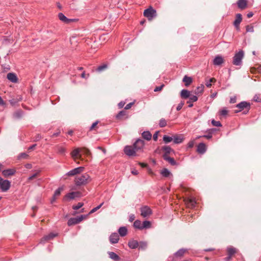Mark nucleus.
Here are the masks:
<instances>
[{
  "mask_svg": "<svg viewBox=\"0 0 261 261\" xmlns=\"http://www.w3.org/2000/svg\"><path fill=\"white\" fill-rule=\"evenodd\" d=\"M182 82L185 83V86L188 87L192 83V79L191 77L185 75L182 79Z\"/></svg>",
  "mask_w": 261,
  "mask_h": 261,
  "instance_id": "obj_27",
  "label": "nucleus"
},
{
  "mask_svg": "<svg viewBox=\"0 0 261 261\" xmlns=\"http://www.w3.org/2000/svg\"><path fill=\"white\" fill-rule=\"evenodd\" d=\"M42 137L40 134H37L34 138L35 141H38L41 139Z\"/></svg>",
  "mask_w": 261,
  "mask_h": 261,
  "instance_id": "obj_61",
  "label": "nucleus"
},
{
  "mask_svg": "<svg viewBox=\"0 0 261 261\" xmlns=\"http://www.w3.org/2000/svg\"><path fill=\"white\" fill-rule=\"evenodd\" d=\"M28 156L29 155L26 153L22 152V153H20L19 154L18 158L19 159H27Z\"/></svg>",
  "mask_w": 261,
  "mask_h": 261,
  "instance_id": "obj_51",
  "label": "nucleus"
},
{
  "mask_svg": "<svg viewBox=\"0 0 261 261\" xmlns=\"http://www.w3.org/2000/svg\"><path fill=\"white\" fill-rule=\"evenodd\" d=\"M141 216L145 218L152 214V211L148 206H144L140 208Z\"/></svg>",
  "mask_w": 261,
  "mask_h": 261,
  "instance_id": "obj_8",
  "label": "nucleus"
},
{
  "mask_svg": "<svg viewBox=\"0 0 261 261\" xmlns=\"http://www.w3.org/2000/svg\"><path fill=\"white\" fill-rule=\"evenodd\" d=\"M204 89V86L201 85L200 86L197 87L195 89L194 93L196 95H199L202 93Z\"/></svg>",
  "mask_w": 261,
  "mask_h": 261,
  "instance_id": "obj_36",
  "label": "nucleus"
},
{
  "mask_svg": "<svg viewBox=\"0 0 261 261\" xmlns=\"http://www.w3.org/2000/svg\"><path fill=\"white\" fill-rule=\"evenodd\" d=\"M86 217H87V215H81L80 216L76 217V218L77 219L78 223H79Z\"/></svg>",
  "mask_w": 261,
  "mask_h": 261,
  "instance_id": "obj_52",
  "label": "nucleus"
},
{
  "mask_svg": "<svg viewBox=\"0 0 261 261\" xmlns=\"http://www.w3.org/2000/svg\"><path fill=\"white\" fill-rule=\"evenodd\" d=\"M77 20L75 19H69L67 18V20H66L65 23L70 24L72 22L76 21Z\"/></svg>",
  "mask_w": 261,
  "mask_h": 261,
  "instance_id": "obj_58",
  "label": "nucleus"
},
{
  "mask_svg": "<svg viewBox=\"0 0 261 261\" xmlns=\"http://www.w3.org/2000/svg\"><path fill=\"white\" fill-rule=\"evenodd\" d=\"M58 17L60 20L64 23H65L66 20H67V18L62 13H59Z\"/></svg>",
  "mask_w": 261,
  "mask_h": 261,
  "instance_id": "obj_42",
  "label": "nucleus"
},
{
  "mask_svg": "<svg viewBox=\"0 0 261 261\" xmlns=\"http://www.w3.org/2000/svg\"><path fill=\"white\" fill-rule=\"evenodd\" d=\"M143 14L148 20H150L156 15V10L152 7H150L144 10Z\"/></svg>",
  "mask_w": 261,
  "mask_h": 261,
  "instance_id": "obj_5",
  "label": "nucleus"
},
{
  "mask_svg": "<svg viewBox=\"0 0 261 261\" xmlns=\"http://www.w3.org/2000/svg\"><path fill=\"white\" fill-rule=\"evenodd\" d=\"M119 240V234L116 232L112 233L109 237V241L111 244H116L118 243Z\"/></svg>",
  "mask_w": 261,
  "mask_h": 261,
  "instance_id": "obj_10",
  "label": "nucleus"
},
{
  "mask_svg": "<svg viewBox=\"0 0 261 261\" xmlns=\"http://www.w3.org/2000/svg\"><path fill=\"white\" fill-rule=\"evenodd\" d=\"M124 152L125 154L129 156H133L136 155V150L133 146H126L124 148Z\"/></svg>",
  "mask_w": 261,
  "mask_h": 261,
  "instance_id": "obj_6",
  "label": "nucleus"
},
{
  "mask_svg": "<svg viewBox=\"0 0 261 261\" xmlns=\"http://www.w3.org/2000/svg\"><path fill=\"white\" fill-rule=\"evenodd\" d=\"M11 182L0 177V189L3 192H7L10 188Z\"/></svg>",
  "mask_w": 261,
  "mask_h": 261,
  "instance_id": "obj_4",
  "label": "nucleus"
},
{
  "mask_svg": "<svg viewBox=\"0 0 261 261\" xmlns=\"http://www.w3.org/2000/svg\"><path fill=\"white\" fill-rule=\"evenodd\" d=\"M163 158L164 160L167 161L171 165L174 166L176 165V162L173 158L170 157L169 155H163Z\"/></svg>",
  "mask_w": 261,
  "mask_h": 261,
  "instance_id": "obj_20",
  "label": "nucleus"
},
{
  "mask_svg": "<svg viewBox=\"0 0 261 261\" xmlns=\"http://www.w3.org/2000/svg\"><path fill=\"white\" fill-rule=\"evenodd\" d=\"M62 190V189L61 188H58L54 193V194L53 196L54 197H57L59 196L61 194V191Z\"/></svg>",
  "mask_w": 261,
  "mask_h": 261,
  "instance_id": "obj_48",
  "label": "nucleus"
},
{
  "mask_svg": "<svg viewBox=\"0 0 261 261\" xmlns=\"http://www.w3.org/2000/svg\"><path fill=\"white\" fill-rule=\"evenodd\" d=\"M244 51L242 50L236 53L233 58V64L236 66L241 65L242 63V59L244 57Z\"/></svg>",
  "mask_w": 261,
  "mask_h": 261,
  "instance_id": "obj_3",
  "label": "nucleus"
},
{
  "mask_svg": "<svg viewBox=\"0 0 261 261\" xmlns=\"http://www.w3.org/2000/svg\"><path fill=\"white\" fill-rule=\"evenodd\" d=\"M7 78L11 82L16 83L18 81V78L15 73L10 72L7 74Z\"/></svg>",
  "mask_w": 261,
  "mask_h": 261,
  "instance_id": "obj_13",
  "label": "nucleus"
},
{
  "mask_svg": "<svg viewBox=\"0 0 261 261\" xmlns=\"http://www.w3.org/2000/svg\"><path fill=\"white\" fill-rule=\"evenodd\" d=\"M163 87H164V85H162L160 86L156 87L154 89V91L155 92L160 91L162 90V89L163 88Z\"/></svg>",
  "mask_w": 261,
  "mask_h": 261,
  "instance_id": "obj_64",
  "label": "nucleus"
},
{
  "mask_svg": "<svg viewBox=\"0 0 261 261\" xmlns=\"http://www.w3.org/2000/svg\"><path fill=\"white\" fill-rule=\"evenodd\" d=\"M184 103H184V101H181L180 102V103H179L178 104V105H177V107H176V110H177V111H180V110L181 109V108H182V107H183V106L184 105Z\"/></svg>",
  "mask_w": 261,
  "mask_h": 261,
  "instance_id": "obj_53",
  "label": "nucleus"
},
{
  "mask_svg": "<svg viewBox=\"0 0 261 261\" xmlns=\"http://www.w3.org/2000/svg\"><path fill=\"white\" fill-rule=\"evenodd\" d=\"M133 226L135 228L142 230V223L139 220H137L134 222Z\"/></svg>",
  "mask_w": 261,
  "mask_h": 261,
  "instance_id": "obj_33",
  "label": "nucleus"
},
{
  "mask_svg": "<svg viewBox=\"0 0 261 261\" xmlns=\"http://www.w3.org/2000/svg\"><path fill=\"white\" fill-rule=\"evenodd\" d=\"M22 112L21 111H17L13 114V117L16 119L20 118L22 115Z\"/></svg>",
  "mask_w": 261,
  "mask_h": 261,
  "instance_id": "obj_41",
  "label": "nucleus"
},
{
  "mask_svg": "<svg viewBox=\"0 0 261 261\" xmlns=\"http://www.w3.org/2000/svg\"><path fill=\"white\" fill-rule=\"evenodd\" d=\"M128 246L131 249H136L139 246V242L137 240L132 239L128 241Z\"/></svg>",
  "mask_w": 261,
  "mask_h": 261,
  "instance_id": "obj_17",
  "label": "nucleus"
},
{
  "mask_svg": "<svg viewBox=\"0 0 261 261\" xmlns=\"http://www.w3.org/2000/svg\"><path fill=\"white\" fill-rule=\"evenodd\" d=\"M80 149L79 148H76L74 149L71 153V156L75 160L76 159L78 158L79 156V158H81V156L80 155Z\"/></svg>",
  "mask_w": 261,
  "mask_h": 261,
  "instance_id": "obj_21",
  "label": "nucleus"
},
{
  "mask_svg": "<svg viewBox=\"0 0 261 261\" xmlns=\"http://www.w3.org/2000/svg\"><path fill=\"white\" fill-rule=\"evenodd\" d=\"M109 257L114 260H119L120 257L115 252L109 251L108 252Z\"/></svg>",
  "mask_w": 261,
  "mask_h": 261,
  "instance_id": "obj_26",
  "label": "nucleus"
},
{
  "mask_svg": "<svg viewBox=\"0 0 261 261\" xmlns=\"http://www.w3.org/2000/svg\"><path fill=\"white\" fill-rule=\"evenodd\" d=\"M142 136L143 139L149 141L151 139L152 135L149 131H144L142 133Z\"/></svg>",
  "mask_w": 261,
  "mask_h": 261,
  "instance_id": "obj_25",
  "label": "nucleus"
},
{
  "mask_svg": "<svg viewBox=\"0 0 261 261\" xmlns=\"http://www.w3.org/2000/svg\"><path fill=\"white\" fill-rule=\"evenodd\" d=\"M80 193L79 192H72L67 194L65 198L68 199L69 200L73 199L76 197L80 196Z\"/></svg>",
  "mask_w": 261,
  "mask_h": 261,
  "instance_id": "obj_16",
  "label": "nucleus"
},
{
  "mask_svg": "<svg viewBox=\"0 0 261 261\" xmlns=\"http://www.w3.org/2000/svg\"><path fill=\"white\" fill-rule=\"evenodd\" d=\"M190 96V92L186 89H182L180 92V96L182 98L187 99Z\"/></svg>",
  "mask_w": 261,
  "mask_h": 261,
  "instance_id": "obj_24",
  "label": "nucleus"
},
{
  "mask_svg": "<svg viewBox=\"0 0 261 261\" xmlns=\"http://www.w3.org/2000/svg\"><path fill=\"white\" fill-rule=\"evenodd\" d=\"M108 67V66L107 64H104L100 66H99L96 69V71L98 72H101L103 71V70H106Z\"/></svg>",
  "mask_w": 261,
  "mask_h": 261,
  "instance_id": "obj_39",
  "label": "nucleus"
},
{
  "mask_svg": "<svg viewBox=\"0 0 261 261\" xmlns=\"http://www.w3.org/2000/svg\"><path fill=\"white\" fill-rule=\"evenodd\" d=\"M91 181L90 176L87 173L76 176L74 180L75 185L77 187L86 185Z\"/></svg>",
  "mask_w": 261,
  "mask_h": 261,
  "instance_id": "obj_1",
  "label": "nucleus"
},
{
  "mask_svg": "<svg viewBox=\"0 0 261 261\" xmlns=\"http://www.w3.org/2000/svg\"><path fill=\"white\" fill-rule=\"evenodd\" d=\"M78 223H79L77 221L76 217L70 218L67 222V224L68 226H71Z\"/></svg>",
  "mask_w": 261,
  "mask_h": 261,
  "instance_id": "obj_31",
  "label": "nucleus"
},
{
  "mask_svg": "<svg viewBox=\"0 0 261 261\" xmlns=\"http://www.w3.org/2000/svg\"><path fill=\"white\" fill-rule=\"evenodd\" d=\"M236 107L238 108L239 110H236L234 111L236 113H238L243 110H244L243 114H246L248 113L250 109V104L249 102L243 101L237 104L236 105Z\"/></svg>",
  "mask_w": 261,
  "mask_h": 261,
  "instance_id": "obj_2",
  "label": "nucleus"
},
{
  "mask_svg": "<svg viewBox=\"0 0 261 261\" xmlns=\"http://www.w3.org/2000/svg\"><path fill=\"white\" fill-rule=\"evenodd\" d=\"M227 113H228V111L225 109H222L220 112V114L221 116H226L227 114Z\"/></svg>",
  "mask_w": 261,
  "mask_h": 261,
  "instance_id": "obj_56",
  "label": "nucleus"
},
{
  "mask_svg": "<svg viewBox=\"0 0 261 261\" xmlns=\"http://www.w3.org/2000/svg\"><path fill=\"white\" fill-rule=\"evenodd\" d=\"M206 148L204 143H200L198 144L197 148V151L201 154H203L205 152Z\"/></svg>",
  "mask_w": 261,
  "mask_h": 261,
  "instance_id": "obj_18",
  "label": "nucleus"
},
{
  "mask_svg": "<svg viewBox=\"0 0 261 261\" xmlns=\"http://www.w3.org/2000/svg\"><path fill=\"white\" fill-rule=\"evenodd\" d=\"M159 131H156L155 132V133L153 134V139L156 141L157 140H158V134H159Z\"/></svg>",
  "mask_w": 261,
  "mask_h": 261,
  "instance_id": "obj_60",
  "label": "nucleus"
},
{
  "mask_svg": "<svg viewBox=\"0 0 261 261\" xmlns=\"http://www.w3.org/2000/svg\"><path fill=\"white\" fill-rule=\"evenodd\" d=\"M145 145L144 141L141 139H138L133 144V146L137 151L141 150L143 149Z\"/></svg>",
  "mask_w": 261,
  "mask_h": 261,
  "instance_id": "obj_7",
  "label": "nucleus"
},
{
  "mask_svg": "<svg viewBox=\"0 0 261 261\" xmlns=\"http://www.w3.org/2000/svg\"><path fill=\"white\" fill-rule=\"evenodd\" d=\"M119 234L121 237H124L127 233V229L125 226H121L118 229Z\"/></svg>",
  "mask_w": 261,
  "mask_h": 261,
  "instance_id": "obj_23",
  "label": "nucleus"
},
{
  "mask_svg": "<svg viewBox=\"0 0 261 261\" xmlns=\"http://www.w3.org/2000/svg\"><path fill=\"white\" fill-rule=\"evenodd\" d=\"M57 152L58 153L62 155H64L66 153V149L60 146H57Z\"/></svg>",
  "mask_w": 261,
  "mask_h": 261,
  "instance_id": "obj_38",
  "label": "nucleus"
},
{
  "mask_svg": "<svg viewBox=\"0 0 261 261\" xmlns=\"http://www.w3.org/2000/svg\"><path fill=\"white\" fill-rule=\"evenodd\" d=\"M183 139V138L180 135H173V141L175 144H180L182 143Z\"/></svg>",
  "mask_w": 261,
  "mask_h": 261,
  "instance_id": "obj_22",
  "label": "nucleus"
},
{
  "mask_svg": "<svg viewBox=\"0 0 261 261\" xmlns=\"http://www.w3.org/2000/svg\"><path fill=\"white\" fill-rule=\"evenodd\" d=\"M133 102H130V103H129L127 104V105L125 106V107L124 109H125V110H128V109H129L132 107V106H133Z\"/></svg>",
  "mask_w": 261,
  "mask_h": 261,
  "instance_id": "obj_63",
  "label": "nucleus"
},
{
  "mask_svg": "<svg viewBox=\"0 0 261 261\" xmlns=\"http://www.w3.org/2000/svg\"><path fill=\"white\" fill-rule=\"evenodd\" d=\"M237 98L236 96L231 97L230 99V103H234L236 102Z\"/></svg>",
  "mask_w": 261,
  "mask_h": 261,
  "instance_id": "obj_62",
  "label": "nucleus"
},
{
  "mask_svg": "<svg viewBox=\"0 0 261 261\" xmlns=\"http://www.w3.org/2000/svg\"><path fill=\"white\" fill-rule=\"evenodd\" d=\"M103 204V202H102L101 203H100L99 205H98V206H96L95 207L92 208L89 214H92L94 212H95L96 211H97L98 210H99L101 206Z\"/></svg>",
  "mask_w": 261,
  "mask_h": 261,
  "instance_id": "obj_45",
  "label": "nucleus"
},
{
  "mask_svg": "<svg viewBox=\"0 0 261 261\" xmlns=\"http://www.w3.org/2000/svg\"><path fill=\"white\" fill-rule=\"evenodd\" d=\"M242 16L241 14H237L236 15V19L233 22V25L237 29H239V25L242 21Z\"/></svg>",
  "mask_w": 261,
  "mask_h": 261,
  "instance_id": "obj_14",
  "label": "nucleus"
},
{
  "mask_svg": "<svg viewBox=\"0 0 261 261\" xmlns=\"http://www.w3.org/2000/svg\"><path fill=\"white\" fill-rule=\"evenodd\" d=\"M84 205V203L82 202H79L76 205H73L72 208L75 210H77L81 208Z\"/></svg>",
  "mask_w": 261,
  "mask_h": 261,
  "instance_id": "obj_47",
  "label": "nucleus"
},
{
  "mask_svg": "<svg viewBox=\"0 0 261 261\" xmlns=\"http://www.w3.org/2000/svg\"><path fill=\"white\" fill-rule=\"evenodd\" d=\"M84 167H79L75 168L68 171L66 173V175L68 176L75 175H76L77 174H80V173L83 172L84 170Z\"/></svg>",
  "mask_w": 261,
  "mask_h": 261,
  "instance_id": "obj_9",
  "label": "nucleus"
},
{
  "mask_svg": "<svg viewBox=\"0 0 261 261\" xmlns=\"http://www.w3.org/2000/svg\"><path fill=\"white\" fill-rule=\"evenodd\" d=\"M161 173L163 176L165 177H169L170 175H171L170 171L167 168H164L163 170H162Z\"/></svg>",
  "mask_w": 261,
  "mask_h": 261,
  "instance_id": "obj_32",
  "label": "nucleus"
},
{
  "mask_svg": "<svg viewBox=\"0 0 261 261\" xmlns=\"http://www.w3.org/2000/svg\"><path fill=\"white\" fill-rule=\"evenodd\" d=\"M151 222L149 221L145 220L142 224V230L143 229L149 228L151 227Z\"/></svg>",
  "mask_w": 261,
  "mask_h": 261,
  "instance_id": "obj_30",
  "label": "nucleus"
},
{
  "mask_svg": "<svg viewBox=\"0 0 261 261\" xmlns=\"http://www.w3.org/2000/svg\"><path fill=\"white\" fill-rule=\"evenodd\" d=\"M16 173V170L14 169H7L4 170L2 172L3 176L7 177L9 176L13 175Z\"/></svg>",
  "mask_w": 261,
  "mask_h": 261,
  "instance_id": "obj_11",
  "label": "nucleus"
},
{
  "mask_svg": "<svg viewBox=\"0 0 261 261\" xmlns=\"http://www.w3.org/2000/svg\"><path fill=\"white\" fill-rule=\"evenodd\" d=\"M216 80L214 78H211L208 80L206 81L205 85L207 87H210L212 85L211 83L213 82H215Z\"/></svg>",
  "mask_w": 261,
  "mask_h": 261,
  "instance_id": "obj_43",
  "label": "nucleus"
},
{
  "mask_svg": "<svg viewBox=\"0 0 261 261\" xmlns=\"http://www.w3.org/2000/svg\"><path fill=\"white\" fill-rule=\"evenodd\" d=\"M224 62V60L223 58L221 56H216L214 60H213V64L215 65H221Z\"/></svg>",
  "mask_w": 261,
  "mask_h": 261,
  "instance_id": "obj_19",
  "label": "nucleus"
},
{
  "mask_svg": "<svg viewBox=\"0 0 261 261\" xmlns=\"http://www.w3.org/2000/svg\"><path fill=\"white\" fill-rule=\"evenodd\" d=\"M246 28L247 32H253L254 31V29L252 26L247 25Z\"/></svg>",
  "mask_w": 261,
  "mask_h": 261,
  "instance_id": "obj_55",
  "label": "nucleus"
},
{
  "mask_svg": "<svg viewBox=\"0 0 261 261\" xmlns=\"http://www.w3.org/2000/svg\"><path fill=\"white\" fill-rule=\"evenodd\" d=\"M194 145V141H191L188 144V148H192Z\"/></svg>",
  "mask_w": 261,
  "mask_h": 261,
  "instance_id": "obj_57",
  "label": "nucleus"
},
{
  "mask_svg": "<svg viewBox=\"0 0 261 261\" xmlns=\"http://www.w3.org/2000/svg\"><path fill=\"white\" fill-rule=\"evenodd\" d=\"M167 125L166 121L165 119L162 118L160 120L159 125L161 127H164Z\"/></svg>",
  "mask_w": 261,
  "mask_h": 261,
  "instance_id": "obj_46",
  "label": "nucleus"
},
{
  "mask_svg": "<svg viewBox=\"0 0 261 261\" xmlns=\"http://www.w3.org/2000/svg\"><path fill=\"white\" fill-rule=\"evenodd\" d=\"M147 246V243L146 242L141 241L139 243V249L144 250L146 249Z\"/></svg>",
  "mask_w": 261,
  "mask_h": 261,
  "instance_id": "obj_37",
  "label": "nucleus"
},
{
  "mask_svg": "<svg viewBox=\"0 0 261 261\" xmlns=\"http://www.w3.org/2000/svg\"><path fill=\"white\" fill-rule=\"evenodd\" d=\"M189 98V100L187 101V103H190V102H195L198 100V97L196 95H191Z\"/></svg>",
  "mask_w": 261,
  "mask_h": 261,
  "instance_id": "obj_44",
  "label": "nucleus"
},
{
  "mask_svg": "<svg viewBox=\"0 0 261 261\" xmlns=\"http://www.w3.org/2000/svg\"><path fill=\"white\" fill-rule=\"evenodd\" d=\"M163 140L165 143H169L173 141V136H168L167 135H164L163 138Z\"/></svg>",
  "mask_w": 261,
  "mask_h": 261,
  "instance_id": "obj_34",
  "label": "nucleus"
},
{
  "mask_svg": "<svg viewBox=\"0 0 261 261\" xmlns=\"http://www.w3.org/2000/svg\"><path fill=\"white\" fill-rule=\"evenodd\" d=\"M40 172V170H38L37 172H36L35 173L33 174L31 176L28 177V180H32L33 178H35L37 175Z\"/></svg>",
  "mask_w": 261,
  "mask_h": 261,
  "instance_id": "obj_54",
  "label": "nucleus"
},
{
  "mask_svg": "<svg viewBox=\"0 0 261 261\" xmlns=\"http://www.w3.org/2000/svg\"><path fill=\"white\" fill-rule=\"evenodd\" d=\"M237 4L240 9H244L247 6V1L246 0H239Z\"/></svg>",
  "mask_w": 261,
  "mask_h": 261,
  "instance_id": "obj_28",
  "label": "nucleus"
},
{
  "mask_svg": "<svg viewBox=\"0 0 261 261\" xmlns=\"http://www.w3.org/2000/svg\"><path fill=\"white\" fill-rule=\"evenodd\" d=\"M186 203L189 207H194L195 206L196 202L193 197L188 198L186 200Z\"/></svg>",
  "mask_w": 261,
  "mask_h": 261,
  "instance_id": "obj_15",
  "label": "nucleus"
},
{
  "mask_svg": "<svg viewBox=\"0 0 261 261\" xmlns=\"http://www.w3.org/2000/svg\"><path fill=\"white\" fill-rule=\"evenodd\" d=\"M212 124H213V125L218 127L221 126L222 125L220 121H215L214 119L212 120Z\"/></svg>",
  "mask_w": 261,
  "mask_h": 261,
  "instance_id": "obj_50",
  "label": "nucleus"
},
{
  "mask_svg": "<svg viewBox=\"0 0 261 261\" xmlns=\"http://www.w3.org/2000/svg\"><path fill=\"white\" fill-rule=\"evenodd\" d=\"M135 219V216L134 214H130L129 216V221L133 222Z\"/></svg>",
  "mask_w": 261,
  "mask_h": 261,
  "instance_id": "obj_59",
  "label": "nucleus"
},
{
  "mask_svg": "<svg viewBox=\"0 0 261 261\" xmlns=\"http://www.w3.org/2000/svg\"><path fill=\"white\" fill-rule=\"evenodd\" d=\"M162 150L165 151L163 155H168L171 152H174V150L169 146H164L162 147Z\"/></svg>",
  "mask_w": 261,
  "mask_h": 261,
  "instance_id": "obj_29",
  "label": "nucleus"
},
{
  "mask_svg": "<svg viewBox=\"0 0 261 261\" xmlns=\"http://www.w3.org/2000/svg\"><path fill=\"white\" fill-rule=\"evenodd\" d=\"M227 250L228 252V255H230L231 256L236 252V249L233 247H228Z\"/></svg>",
  "mask_w": 261,
  "mask_h": 261,
  "instance_id": "obj_40",
  "label": "nucleus"
},
{
  "mask_svg": "<svg viewBox=\"0 0 261 261\" xmlns=\"http://www.w3.org/2000/svg\"><path fill=\"white\" fill-rule=\"evenodd\" d=\"M125 115V112L124 111H120L116 115V118L117 119L121 118L122 116Z\"/></svg>",
  "mask_w": 261,
  "mask_h": 261,
  "instance_id": "obj_49",
  "label": "nucleus"
},
{
  "mask_svg": "<svg viewBox=\"0 0 261 261\" xmlns=\"http://www.w3.org/2000/svg\"><path fill=\"white\" fill-rule=\"evenodd\" d=\"M186 252V250L184 249H180L174 253V255L176 257H180L182 256Z\"/></svg>",
  "mask_w": 261,
  "mask_h": 261,
  "instance_id": "obj_35",
  "label": "nucleus"
},
{
  "mask_svg": "<svg viewBox=\"0 0 261 261\" xmlns=\"http://www.w3.org/2000/svg\"><path fill=\"white\" fill-rule=\"evenodd\" d=\"M57 234L54 233H50L47 236H44L43 238H42L40 241V243L44 244L45 242L48 241L51 239H53L55 237H56Z\"/></svg>",
  "mask_w": 261,
  "mask_h": 261,
  "instance_id": "obj_12",
  "label": "nucleus"
}]
</instances>
